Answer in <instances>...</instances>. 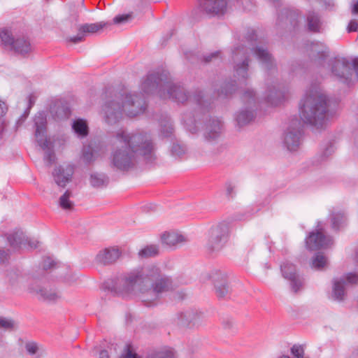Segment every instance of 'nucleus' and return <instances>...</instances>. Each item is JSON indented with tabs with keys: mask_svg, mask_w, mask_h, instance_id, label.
I'll use <instances>...</instances> for the list:
<instances>
[{
	"mask_svg": "<svg viewBox=\"0 0 358 358\" xmlns=\"http://www.w3.org/2000/svg\"><path fill=\"white\" fill-rule=\"evenodd\" d=\"M283 277L289 282L292 292L297 293L303 288V279L297 273L295 266L289 262H285L280 266Z\"/></svg>",
	"mask_w": 358,
	"mask_h": 358,
	"instance_id": "nucleus-14",
	"label": "nucleus"
},
{
	"mask_svg": "<svg viewBox=\"0 0 358 358\" xmlns=\"http://www.w3.org/2000/svg\"><path fill=\"white\" fill-rule=\"evenodd\" d=\"M0 327L11 330L15 328V323L11 319L0 317Z\"/></svg>",
	"mask_w": 358,
	"mask_h": 358,
	"instance_id": "nucleus-50",
	"label": "nucleus"
},
{
	"mask_svg": "<svg viewBox=\"0 0 358 358\" xmlns=\"http://www.w3.org/2000/svg\"><path fill=\"white\" fill-rule=\"evenodd\" d=\"M309 56L313 59H323L328 55V48L321 43H311L308 46Z\"/></svg>",
	"mask_w": 358,
	"mask_h": 358,
	"instance_id": "nucleus-26",
	"label": "nucleus"
},
{
	"mask_svg": "<svg viewBox=\"0 0 358 358\" xmlns=\"http://www.w3.org/2000/svg\"><path fill=\"white\" fill-rule=\"evenodd\" d=\"M347 29L348 32L358 31V21L357 20H350V22L348 24Z\"/></svg>",
	"mask_w": 358,
	"mask_h": 358,
	"instance_id": "nucleus-54",
	"label": "nucleus"
},
{
	"mask_svg": "<svg viewBox=\"0 0 358 358\" xmlns=\"http://www.w3.org/2000/svg\"><path fill=\"white\" fill-rule=\"evenodd\" d=\"M236 90V83L235 81L232 83H224L218 92L220 96H227L234 93Z\"/></svg>",
	"mask_w": 358,
	"mask_h": 358,
	"instance_id": "nucleus-44",
	"label": "nucleus"
},
{
	"mask_svg": "<svg viewBox=\"0 0 358 358\" xmlns=\"http://www.w3.org/2000/svg\"><path fill=\"white\" fill-rule=\"evenodd\" d=\"M27 245H28L31 249L36 248L38 245V242L37 241L30 240L27 238Z\"/></svg>",
	"mask_w": 358,
	"mask_h": 358,
	"instance_id": "nucleus-61",
	"label": "nucleus"
},
{
	"mask_svg": "<svg viewBox=\"0 0 358 358\" xmlns=\"http://www.w3.org/2000/svg\"><path fill=\"white\" fill-rule=\"evenodd\" d=\"M9 257V253L4 250H0V263L5 262Z\"/></svg>",
	"mask_w": 358,
	"mask_h": 358,
	"instance_id": "nucleus-57",
	"label": "nucleus"
},
{
	"mask_svg": "<svg viewBox=\"0 0 358 358\" xmlns=\"http://www.w3.org/2000/svg\"><path fill=\"white\" fill-rule=\"evenodd\" d=\"M120 358H138L136 349L130 344H126L124 345L122 350V355Z\"/></svg>",
	"mask_w": 358,
	"mask_h": 358,
	"instance_id": "nucleus-46",
	"label": "nucleus"
},
{
	"mask_svg": "<svg viewBox=\"0 0 358 358\" xmlns=\"http://www.w3.org/2000/svg\"><path fill=\"white\" fill-rule=\"evenodd\" d=\"M352 13L353 14H358V0L353 3Z\"/></svg>",
	"mask_w": 358,
	"mask_h": 358,
	"instance_id": "nucleus-64",
	"label": "nucleus"
},
{
	"mask_svg": "<svg viewBox=\"0 0 358 358\" xmlns=\"http://www.w3.org/2000/svg\"><path fill=\"white\" fill-rule=\"evenodd\" d=\"M226 195L229 198H233L235 195V185L230 182L225 184Z\"/></svg>",
	"mask_w": 358,
	"mask_h": 358,
	"instance_id": "nucleus-52",
	"label": "nucleus"
},
{
	"mask_svg": "<svg viewBox=\"0 0 358 358\" xmlns=\"http://www.w3.org/2000/svg\"><path fill=\"white\" fill-rule=\"evenodd\" d=\"M145 101L134 94H125L121 101H107L103 108L105 121L108 124H115L122 118L123 113L129 117H136L145 110Z\"/></svg>",
	"mask_w": 358,
	"mask_h": 358,
	"instance_id": "nucleus-5",
	"label": "nucleus"
},
{
	"mask_svg": "<svg viewBox=\"0 0 358 358\" xmlns=\"http://www.w3.org/2000/svg\"><path fill=\"white\" fill-rule=\"evenodd\" d=\"M89 182L94 189H103L108 186L109 178L103 173L92 172L89 176Z\"/></svg>",
	"mask_w": 358,
	"mask_h": 358,
	"instance_id": "nucleus-27",
	"label": "nucleus"
},
{
	"mask_svg": "<svg viewBox=\"0 0 358 358\" xmlns=\"http://www.w3.org/2000/svg\"><path fill=\"white\" fill-rule=\"evenodd\" d=\"M329 64L333 75L338 79L343 82L350 80L352 70L358 79V58L336 57L330 61Z\"/></svg>",
	"mask_w": 358,
	"mask_h": 358,
	"instance_id": "nucleus-8",
	"label": "nucleus"
},
{
	"mask_svg": "<svg viewBox=\"0 0 358 358\" xmlns=\"http://www.w3.org/2000/svg\"><path fill=\"white\" fill-rule=\"evenodd\" d=\"M159 254V247L157 245H149L138 251V255L141 258H149Z\"/></svg>",
	"mask_w": 358,
	"mask_h": 358,
	"instance_id": "nucleus-36",
	"label": "nucleus"
},
{
	"mask_svg": "<svg viewBox=\"0 0 358 358\" xmlns=\"http://www.w3.org/2000/svg\"><path fill=\"white\" fill-rule=\"evenodd\" d=\"M72 192L66 190L58 199V206L63 210L71 212L75 208V203L72 199Z\"/></svg>",
	"mask_w": 358,
	"mask_h": 358,
	"instance_id": "nucleus-28",
	"label": "nucleus"
},
{
	"mask_svg": "<svg viewBox=\"0 0 358 358\" xmlns=\"http://www.w3.org/2000/svg\"><path fill=\"white\" fill-rule=\"evenodd\" d=\"M113 144L115 150L112 155V165L117 170L128 171L137 162V154L142 155L148 163L156 159L155 149L150 138L143 134H128L121 129L116 131Z\"/></svg>",
	"mask_w": 358,
	"mask_h": 358,
	"instance_id": "nucleus-3",
	"label": "nucleus"
},
{
	"mask_svg": "<svg viewBox=\"0 0 358 358\" xmlns=\"http://www.w3.org/2000/svg\"><path fill=\"white\" fill-rule=\"evenodd\" d=\"M307 26L309 31L320 32L322 30V22L319 15L314 12H309L307 15Z\"/></svg>",
	"mask_w": 358,
	"mask_h": 358,
	"instance_id": "nucleus-30",
	"label": "nucleus"
},
{
	"mask_svg": "<svg viewBox=\"0 0 358 358\" xmlns=\"http://www.w3.org/2000/svg\"><path fill=\"white\" fill-rule=\"evenodd\" d=\"M122 251L118 246H110L101 249L95 255L94 262L100 266L115 264L122 257Z\"/></svg>",
	"mask_w": 358,
	"mask_h": 358,
	"instance_id": "nucleus-12",
	"label": "nucleus"
},
{
	"mask_svg": "<svg viewBox=\"0 0 358 358\" xmlns=\"http://www.w3.org/2000/svg\"><path fill=\"white\" fill-rule=\"evenodd\" d=\"M220 55V51H216V52H214L213 53H210V54H208L207 55H205L203 57V62L205 63H208V62L213 61L214 59L218 58Z\"/></svg>",
	"mask_w": 358,
	"mask_h": 358,
	"instance_id": "nucleus-53",
	"label": "nucleus"
},
{
	"mask_svg": "<svg viewBox=\"0 0 358 358\" xmlns=\"http://www.w3.org/2000/svg\"><path fill=\"white\" fill-rule=\"evenodd\" d=\"M227 0H203L201 3L202 9L208 15H223L227 10Z\"/></svg>",
	"mask_w": 358,
	"mask_h": 358,
	"instance_id": "nucleus-20",
	"label": "nucleus"
},
{
	"mask_svg": "<svg viewBox=\"0 0 358 358\" xmlns=\"http://www.w3.org/2000/svg\"><path fill=\"white\" fill-rule=\"evenodd\" d=\"M133 18L131 13L119 15L113 18V23L115 24H122L130 21Z\"/></svg>",
	"mask_w": 358,
	"mask_h": 358,
	"instance_id": "nucleus-49",
	"label": "nucleus"
},
{
	"mask_svg": "<svg viewBox=\"0 0 358 358\" xmlns=\"http://www.w3.org/2000/svg\"><path fill=\"white\" fill-rule=\"evenodd\" d=\"M175 288L172 278L155 264H145L124 273L113 285L117 294L138 298L148 307L157 306L164 294Z\"/></svg>",
	"mask_w": 358,
	"mask_h": 358,
	"instance_id": "nucleus-1",
	"label": "nucleus"
},
{
	"mask_svg": "<svg viewBox=\"0 0 358 358\" xmlns=\"http://www.w3.org/2000/svg\"><path fill=\"white\" fill-rule=\"evenodd\" d=\"M108 25H110V23L104 22L79 25L77 35L68 36L66 38V41L75 44L78 43L84 40L86 35L96 34Z\"/></svg>",
	"mask_w": 358,
	"mask_h": 358,
	"instance_id": "nucleus-15",
	"label": "nucleus"
},
{
	"mask_svg": "<svg viewBox=\"0 0 358 358\" xmlns=\"http://www.w3.org/2000/svg\"><path fill=\"white\" fill-rule=\"evenodd\" d=\"M46 117L43 113L35 116L34 124L36 127L35 136L38 145L45 152L44 159L48 166H50L55 160V155L52 150V143L45 136Z\"/></svg>",
	"mask_w": 358,
	"mask_h": 358,
	"instance_id": "nucleus-6",
	"label": "nucleus"
},
{
	"mask_svg": "<svg viewBox=\"0 0 358 358\" xmlns=\"http://www.w3.org/2000/svg\"><path fill=\"white\" fill-rule=\"evenodd\" d=\"M231 59L234 62L235 77H237L238 82L244 83L248 77V62L249 56L248 49L243 45L237 44L231 50Z\"/></svg>",
	"mask_w": 358,
	"mask_h": 358,
	"instance_id": "nucleus-10",
	"label": "nucleus"
},
{
	"mask_svg": "<svg viewBox=\"0 0 358 358\" xmlns=\"http://www.w3.org/2000/svg\"><path fill=\"white\" fill-rule=\"evenodd\" d=\"M346 280L349 283H357L358 282V275L357 274L350 273L346 277Z\"/></svg>",
	"mask_w": 358,
	"mask_h": 358,
	"instance_id": "nucleus-55",
	"label": "nucleus"
},
{
	"mask_svg": "<svg viewBox=\"0 0 358 358\" xmlns=\"http://www.w3.org/2000/svg\"><path fill=\"white\" fill-rule=\"evenodd\" d=\"M52 116L57 120L67 118L70 115L69 108L63 105H55L51 108Z\"/></svg>",
	"mask_w": 358,
	"mask_h": 358,
	"instance_id": "nucleus-35",
	"label": "nucleus"
},
{
	"mask_svg": "<svg viewBox=\"0 0 358 358\" xmlns=\"http://www.w3.org/2000/svg\"><path fill=\"white\" fill-rule=\"evenodd\" d=\"M183 121L185 122V124H186L187 127H188V129L191 131V132H195L196 131V128H191V124L192 123V121L191 120H189L186 116H185L183 117Z\"/></svg>",
	"mask_w": 358,
	"mask_h": 358,
	"instance_id": "nucleus-58",
	"label": "nucleus"
},
{
	"mask_svg": "<svg viewBox=\"0 0 358 358\" xmlns=\"http://www.w3.org/2000/svg\"><path fill=\"white\" fill-rule=\"evenodd\" d=\"M29 289L31 293L36 294L39 299L44 301H55L60 298L59 294L55 290L34 285L30 286Z\"/></svg>",
	"mask_w": 358,
	"mask_h": 358,
	"instance_id": "nucleus-25",
	"label": "nucleus"
},
{
	"mask_svg": "<svg viewBox=\"0 0 358 358\" xmlns=\"http://www.w3.org/2000/svg\"><path fill=\"white\" fill-rule=\"evenodd\" d=\"M291 354L294 358H303L305 355V346L295 344L291 348Z\"/></svg>",
	"mask_w": 358,
	"mask_h": 358,
	"instance_id": "nucleus-48",
	"label": "nucleus"
},
{
	"mask_svg": "<svg viewBox=\"0 0 358 358\" xmlns=\"http://www.w3.org/2000/svg\"><path fill=\"white\" fill-rule=\"evenodd\" d=\"M69 16L67 20L75 25L80 20L79 13L80 12V3L76 5L75 3H69L68 5Z\"/></svg>",
	"mask_w": 358,
	"mask_h": 358,
	"instance_id": "nucleus-34",
	"label": "nucleus"
},
{
	"mask_svg": "<svg viewBox=\"0 0 358 358\" xmlns=\"http://www.w3.org/2000/svg\"><path fill=\"white\" fill-rule=\"evenodd\" d=\"M284 92L278 84L267 83L265 92V99L272 106H277L284 99Z\"/></svg>",
	"mask_w": 358,
	"mask_h": 358,
	"instance_id": "nucleus-21",
	"label": "nucleus"
},
{
	"mask_svg": "<svg viewBox=\"0 0 358 358\" xmlns=\"http://www.w3.org/2000/svg\"><path fill=\"white\" fill-rule=\"evenodd\" d=\"M302 124L298 118L292 119L283 133V145L290 152L298 150L301 145Z\"/></svg>",
	"mask_w": 358,
	"mask_h": 358,
	"instance_id": "nucleus-11",
	"label": "nucleus"
},
{
	"mask_svg": "<svg viewBox=\"0 0 358 358\" xmlns=\"http://www.w3.org/2000/svg\"><path fill=\"white\" fill-rule=\"evenodd\" d=\"M331 225L335 229H338L344 222L345 216L342 211L334 210L331 214Z\"/></svg>",
	"mask_w": 358,
	"mask_h": 358,
	"instance_id": "nucleus-38",
	"label": "nucleus"
},
{
	"mask_svg": "<svg viewBox=\"0 0 358 358\" xmlns=\"http://www.w3.org/2000/svg\"><path fill=\"white\" fill-rule=\"evenodd\" d=\"M19 275L16 274L15 273H10L9 274V280L12 284H15V282L19 278Z\"/></svg>",
	"mask_w": 358,
	"mask_h": 358,
	"instance_id": "nucleus-60",
	"label": "nucleus"
},
{
	"mask_svg": "<svg viewBox=\"0 0 358 358\" xmlns=\"http://www.w3.org/2000/svg\"><path fill=\"white\" fill-rule=\"evenodd\" d=\"M223 131V122L221 120L213 117L206 125L203 136L208 142H214L218 140Z\"/></svg>",
	"mask_w": 358,
	"mask_h": 358,
	"instance_id": "nucleus-19",
	"label": "nucleus"
},
{
	"mask_svg": "<svg viewBox=\"0 0 358 358\" xmlns=\"http://www.w3.org/2000/svg\"><path fill=\"white\" fill-rule=\"evenodd\" d=\"M17 54L25 55L31 51V43L29 40L24 38H18L11 46Z\"/></svg>",
	"mask_w": 358,
	"mask_h": 358,
	"instance_id": "nucleus-29",
	"label": "nucleus"
},
{
	"mask_svg": "<svg viewBox=\"0 0 358 358\" xmlns=\"http://www.w3.org/2000/svg\"><path fill=\"white\" fill-rule=\"evenodd\" d=\"M187 152L186 147L180 143H173L171 148V154L176 158H181Z\"/></svg>",
	"mask_w": 358,
	"mask_h": 358,
	"instance_id": "nucleus-41",
	"label": "nucleus"
},
{
	"mask_svg": "<svg viewBox=\"0 0 358 358\" xmlns=\"http://www.w3.org/2000/svg\"><path fill=\"white\" fill-rule=\"evenodd\" d=\"M8 243L15 251L27 245V237L22 230H15L6 235Z\"/></svg>",
	"mask_w": 358,
	"mask_h": 358,
	"instance_id": "nucleus-23",
	"label": "nucleus"
},
{
	"mask_svg": "<svg viewBox=\"0 0 358 358\" xmlns=\"http://www.w3.org/2000/svg\"><path fill=\"white\" fill-rule=\"evenodd\" d=\"M298 14L295 10L284 8L278 16V24L286 29L295 27L298 22Z\"/></svg>",
	"mask_w": 358,
	"mask_h": 358,
	"instance_id": "nucleus-24",
	"label": "nucleus"
},
{
	"mask_svg": "<svg viewBox=\"0 0 358 358\" xmlns=\"http://www.w3.org/2000/svg\"><path fill=\"white\" fill-rule=\"evenodd\" d=\"M7 107L4 102L0 101V117H2L6 112Z\"/></svg>",
	"mask_w": 358,
	"mask_h": 358,
	"instance_id": "nucleus-63",
	"label": "nucleus"
},
{
	"mask_svg": "<svg viewBox=\"0 0 358 358\" xmlns=\"http://www.w3.org/2000/svg\"><path fill=\"white\" fill-rule=\"evenodd\" d=\"M201 317L202 313L201 312L193 310L180 312L176 315L177 324L185 328H193L199 326L201 323Z\"/></svg>",
	"mask_w": 358,
	"mask_h": 358,
	"instance_id": "nucleus-16",
	"label": "nucleus"
},
{
	"mask_svg": "<svg viewBox=\"0 0 358 358\" xmlns=\"http://www.w3.org/2000/svg\"><path fill=\"white\" fill-rule=\"evenodd\" d=\"M327 95L319 88L308 91L300 103L301 120L317 128L322 127L327 121L329 111Z\"/></svg>",
	"mask_w": 358,
	"mask_h": 358,
	"instance_id": "nucleus-4",
	"label": "nucleus"
},
{
	"mask_svg": "<svg viewBox=\"0 0 358 358\" xmlns=\"http://www.w3.org/2000/svg\"><path fill=\"white\" fill-rule=\"evenodd\" d=\"M73 172V167L69 164L56 166L52 172L53 180L58 186L65 187L71 181Z\"/></svg>",
	"mask_w": 358,
	"mask_h": 358,
	"instance_id": "nucleus-18",
	"label": "nucleus"
},
{
	"mask_svg": "<svg viewBox=\"0 0 358 358\" xmlns=\"http://www.w3.org/2000/svg\"><path fill=\"white\" fill-rule=\"evenodd\" d=\"M25 349L31 356L36 354L39 356H46L45 350L35 342H27L25 344Z\"/></svg>",
	"mask_w": 358,
	"mask_h": 358,
	"instance_id": "nucleus-37",
	"label": "nucleus"
},
{
	"mask_svg": "<svg viewBox=\"0 0 358 358\" xmlns=\"http://www.w3.org/2000/svg\"><path fill=\"white\" fill-rule=\"evenodd\" d=\"M215 293L218 298H224L229 292V288L228 285V282L223 284H218L217 286H215Z\"/></svg>",
	"mask_w": 358,
	"mask_h": 358,
	"instance_id": "nucleus-47",
	"label": "nucleus"
},
{
	"mask_svg": "<svg viewBox=\"0 0 358 358\" xmlns=\"http://www.w3.org/2000/svg\"><path fill=\"white\" fill-rule=\"evenodd\" d=\"M65 279L68 282H73L76 281L78 279V278L75 273H71L70 274L65 276Z\"/></svg>",
	"mask_w": 358,
	"mask_h": 358,
	"instance_id": "nucleus-62",
	"label": "nucleus"
},
{
	"mask_svg": "<svg viewBox=\"0 0 358 358\" xmlns=\"http://www.w3.org/2000/svg\"><path fill=\"white\" fill-rule=\"evenodd\" d=\"M334 150L332 145H328L326 149L323 151L322 155L324 156V157L322 159H324V158H327L328 156L331 155L334 152Z\"/></svg>",
	"mask_w": 358,
	"mask_h": 358,
	"instance_id": "nucleus-56",
	"label": "nucleus"
},
{
	"mask_svg": "<svg viewBox=\"0 0 358 358\" xmlns=\"http://www.w3.org/2000/svg\"><path fill=\"white\" fill-rule=\"evenodd\" d=\"M160 241L163 245L169 247H176L178 245L187 242L184 235L174 231H164L160 236Z\"/></svg>",
	"mask_w": 358,
	"mask_h": 358,
	"instance_id": "nucleus-22",
	"label": "nucleus"
},
{
	"mask_svg": "<svg viewBox=\"0 0 358 358\" xmlns=\"http://www.w3.org/2000/svg\"><path fill=\"white\" fill-rule=\"evenodd\" d=\"M345 282L343 280H335L333 285L332 298L338 301L344 300L345 296Z\"/></svg>",
	"mask_w": 358,
	"mask_h": 358,
	"instance_id": "nucleus-31",
	"label": "nucleus"
},
{
	"mask_svg": "<svg viewBox=\"0 0 358 358\" xmlns=\"http://www.w3.org/2000/svg\"><path fill=\"white\" fill-rule=\"evenodd\" d=\"M306 244L308 249L316 250L320 248H325L332 244L331 237L326 236L322 228L317 225V229L310 232L306 239Z\"/></svg>",
	"mask_w": 358,
	"mask_h": 358,
	"instance_id": "nucleus-13",
	"label": "nucleus"
},
{
	"mask_svg": "<svg viewBox=\"0 0 358 358\" xmlns=\"http://www.w3.org/2000/svg\"><path fill=\"white\" fill-rule=\"evenodd\" d=\"M206 279H210L217 286L218 284L221 285L227 282V275L225 273L220 270H213L204 275Z\"/></svg>",
	"mask_w": 358,
	"mask_h": 358,
	"instance_id": "nucleus-32",
	"label": "nucleus"
},
{
	"mask_svg": "<svg viewBox=\"0 0 358 358\" xmlns=\"http://www.w3.org/2000/svg\"><path fill=\"white\" fill-rule=\"evenodd\" d=\"M0 38L1 41L6 45L12 46L15 40L13 37L12 33L10 30L7 29H0Z\"/></svg>",
	"mask_w": 358,
	"mask_h": 358,
	"instance_id": "nucleus-45",
	"label": "nucleus"
},
{
	"mask_svg": "<svg viewBox=\"0 0 358 358\" xmlns=\"http://www.w3.org/2000/svg\"><path fill=\"white\" fill-rule=\"evenodd\" d=\"M327 265V259L322 253L318 252L312 260V267L315 269H322Z\"/></svg>",
	"mask_w": 358,
	"mask_h": 358,
	"instance_id": "nucleus-40",
	"label": "nucleus"
},
{
	"mask_svg": "<svg viewBox=\"0 0 358 358\" xmlns=\"http://www.w3.org/2000/svg\"><path fill=\"white\" fill-rule=\"evenodd\" d=\"M176 356V350L171 347H163L157 351V358H173Z\"/></svg>",
	"mask_w": 358,
	"mask_h": 358,
	"instance_id": "nucleus-43",
	"label": "nucleus"
},
{
	"mask_svg": "<svg viewBox=\"0 0 358 358\" xmlns=\"http://www.w3.org/2000/svg\"><path fill=\"white\" fill-rule=\"evenodd\" d=\"M141 91L146 94L157 93L161 98L171 99L180 103L196 104V111L194 121L200 120V116L208 113L210 108V101L203 91H188L184 87L173 83L170 73L166 71L149 73L141 84Z\"/></svg>",
	"mask_w": 358,
	"mask_h": 358,
	"instance_id": "nucleus-2",
	"label": "nucleus"
},
{
	"mask_svg": "<svg viewBox=\"0 0 358 358\" xmlns=\"http://www.w3.org/2000/svg\"><path fill=\"white\" fill-rule=\"evenodd\" d=\"M229 232L230 225L226 221L213 225L208 233V250L214 252L222 249L229 238Z\"/></svg>",
	"mask_w": 358,
	"mask_h": 358,
	"instance_id": "nucleus-9",
	"label": "nucleus"
},
{
	"mask_svg": "<svg viewBox=\"0 0 358 358\" xmlns=\"http://www.w3.org/2000/svg\"><path fill=\"white\" fill-rule=\"evenodd\" d=\"M73 131L80 137H85L88 134V125L86 120L83 119H76L72 123Z\"/></svg>",
	"mask_w": 358,
	"mask_h": 358,
	"instance_id": "nucleus-33",
	"label": "nucleus"
},
{
	"mask_svg": "<svg viewBox=\"0 0 358 358\" xmlns=\"http://www.w3.org/2000/svg\"><path fill=\"white\" fill-rule=\"evenodd\" d=\"M82 159L87 164H90L95 160L94 152L90 145L83 147L82 150Z\"/></svg>",
	"mask_w": 358,
	"mask_h": 358,
	"instance_id": "nucleus-42",
	"label": "nucleus"
},
{
	"mask_svg": "<svg viewBox=\"0 0 358 358\" xmlns=\"http://www.w3.org/2000/svg\"><path fill=\"white\" fill-rule=\"evenodd\" d=\"M222 326L225 329H230L234 326V322L230 320H225L222 322Z\"/></svg>",
	"mask_w": 358,
	"mask_h": 358,
	"instance_id": "nucleus-59",
	"label": "nucleus"
},
{
	"mask_svg": "<svg viewBox=\"0 0 358 358\" xmlns=\"http://www.w3.org/2000/svg\"><path fill=\"white\" fill-rule=\"evenodd\" d=\"M245 106L235 114V121L238 127H245L252 122L256 117L257 98L252 90H246L243 95Z\"/></svg>",
	"mask_w": 358,
	"mask_h": 358,
	"instance_id": "nucleus-7",
	"label": "nucleus"
},
{
	"mask_svg": "<svg viewBox=\"0 0 358 358\" xmlns=\"http://www.w3.org/2000/svg\"><path fill=\"white\" fill-rule=\"evenodd\" d=\"M160 131L161 134L166 137L170 136L173 132V127L171 122V120L168 117H165L160 122Z\"/></svg>",
	"mask_w": 358,
	"mask_h": 358,
	"instance_id": "nucleus-39",
	"label": "nucleus"
},
{
	"mask_svg": "<svg viewBox=\"0 0 358 358\" xmlns=\"http://www.w3.org/2000/svg\"><path fill=\"white\" fill-rule=\"evenodd\" d=\"M251 51L257 57L266 71L274 72L276 70L277 64L275 60L264 46L257 45L252 48Z\"/></svg>",
	"mask_w": 358,
	"mask_h": 358,
	"instance_id": "nucleus-17",
	"label": "nucleus"
},
{
	"mask_svg": "<svg viewBox=\"0 0 358 358\" xmlns=\"http://www.w3.org/2000/svg\"><path fill=\"white\" fill-rule=\"evenodd\" d=\"M56 265V262L50 257H45L43 261V268L44 270H48L54 268Z\"/></svg>",
	"mask_w": 358,
	"mask_h": 358,
	"instance_id": "nucleus-51",
	"label": "nucleus"
}]
</instances>
